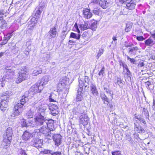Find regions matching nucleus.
Here are the masks:
<instances>
[{
	"instance_id": "7c9ffc66",
	"label": "nucleus",
	"mask_w": 155,
	"mask_h": 155,
	"mask_svg": "<svg viewBox=\"0 0 155 155\" xmlns=\"http://www.w3.org/2000/svg\"><path fill=\"white\" fill-rule=\"evenodd\" d=\"M80 27L82 30H86L89 28L87 22H84V23L80 25Z\"/></svg>"
},
{
	"instance_id": "5fc2aeb1",
	"label": "nucleus",
	"mask_w": 155,
	"mask_h": 155,
	"mask_svg": "<svg viewBox=\"0 0 155 155\" xmlns=\"http://www.w3.org/2000/svg\"><path fill=\"white\" fill-rule=\"evenodd\" d=\"M105 70V68L104 67H103L101 69V70L100 71L98 74L99 76H101V75H103L104 73V71Z\"/></svg>"
},
{
	"instance_id": "13d9d810",
	"label": "nucleus",
	"mask_w": 155,
	"mask_h": 155,
	"mask_svg": "<svg viewBox=\"0 0 155 155\" xmlns=\"http://www.w3.org/2000/svg\"><path fill=\"white\" fill-rule=\"evenodd\" d=\"M3 10H1L0 12V19L1 21L3 20V15H4V14L3 13Z\"/></svg>"
},
{
	"instance_id": "72a5a7b5",
	"label": "nucleus",
	"mask_w": 155,
	"mask_h": 155,
	"mask_svg": "<svg viewBox=\"0 0 155 155\" xmlns=\"http://www.w3.org/2000/svg\"><path fill=\"white\" fill-rule=\"evenodd\" d=\"M52 151L51 150H45L43 151H41L39 155H45V154H48L49 153L52 154Z\"/></svg>"
},
{
	"instance_id": "f8f14e48",
	"label": "nucleus",
	"mask_w": 155,
	"mask_h": 155,
	"mask_svg": "<svg viewBox=\"0 0 155 155\" xmlns=\"http://www.w3.org/2000/svg\"><path fill=\"white\" fill-rule=\"evenodd\" d=\"M9 67L6 66L4 68L5 71L6 73V75L4 76L5 78L7 79L10 78V77L13 75L15 73L14 70L12 68H10Z\"/></svg>"
},
{
	"instance_id": "a878e982",
	"label": "nucleus",
	"mask_w": 155,
	"mask_h": 155,
	"mask_svg": "<svg viewBox=\"0 0 155 155\" xmlns=\"http://www.w3.org/2000/svg\"><path fill=\"white\" fill-rule=\"evenodd\" d=\"M139 49L137 47H132L129 48L128 52L131 55H135L136 54V51Z\"/></svg>"
},
{
	"instance_id": "39448f33",
	"label": "nucleus",
	"mask_w": 155,
	"mask_h": 155,
	"mask_svg": "<svg viewBox=\"0 0 155 155\" xmlns=\"http://www.w3.org/2000/svg\"><path fill=\"white\" fill-rule=\"evenodd\" d=\"M54 120L52 119L47 120L46 122L47 126L44 127L43 129H39V132H48L49 130L54 131L55 130V128L54 127L53 124Z\"/></svg>"
},
{
	"instance_id": "052dcab7",
	"label": "nucleus",
	"mask_w": 155,
	"mask_h": 155,
	"mask_svg": "<svg viewBox=\"0 0 155 155\" xmlns=\"http://www.w3.org/2000/svg\"><path fill=\"white\" fill-rule=\"evenodd\" d=\"M52 95H50L49 96V101L50 102H54V103H55V102H57L55 101L54 100V99H53L52 97Z\"/></svg>"
},
{
	"instance_id": "9d476101",
	"label": "nucleus",
	"mask_w": 155,
	"mask_h": 155,
	"mask_svg": "<svg viewBox=\"0 0 155 155\" xmlns=\"http://www.w3.org/2000/svg\"><path fill=\"white\" fill-rule=\"evenodd\" d=\"M67 78L66 77H63V78L60 79L59 83L58 86L57 87V89L60 91H62V88L65 87V86L67 84Z\"/></svg>"
},
{
	"instance_id": "c9c22d12",
	"label": "nucleus",
	"mask_w": 155,
	"mask_h": 155,
	"mask_svg": "<svg viewBox=\"0 0 155 155\" xmlns=\"http://www.w3.org/2000/svg\"><path fill=\"white\" fill-rule=\"evenodd\" d=\"M70 37L77 39H79L80 37V35L79 34L76 35L74 33L71 32V33Z\"/></svg>"
},
{
	"instance_id": "393cba45",
	"label": "nucleus",
	"mask_w": 155,
	"mask_h": 155,
	"mask_svg": "<svg viewBox=\"0 0 155 155\" xmlns=\"http://www.w3.org/2000/svg\"><path fill=\"white\" fill-rule=\"evenodd\" d=\"M44 7V6L43 5L40 6L39 7L37 8L36 13L35 14V16L38 17V16H39L41 14L43 10Z\"/></svg>"
},
{
	"instance_id": "20e7f679",
	"label": "nucleus",
	"mask_w": 155,
	"mask_h": 155,
	"mask_svg": "<svg viewBox=\"0 0 155 155\" xmlns=\"http://www.w3.org/2000/svg\"><path fill=\"white\" fill-rule=\"evenodd\" d=\"M18 73V77L17 78L16 81V82L17 83H20L28 78V73L27 71V68L25 67H22Z\"/></svg>"
},
{
	"instance_id": "4d7b16f0",
	"label": "nucleus",
	"mask_w": 155,
	"mask_h": 155,
	"mask_svg": "<svg viewBox=\"0 0 155 155\" xmlns=\"http://www.w3.org/2000/svg\"><path fill=\"white\" fill-rule=\"evenodd\" d=\"M143 113L145 115V116L146 117L148 118V116H149V114H148L147 111L145 110V109H143Z\"/></svg>"
},
{
	"instance_id": "6e6d98bb",
	"label": "nucleus",
	"mask_w": 155,
	"mask_h": 155,
	"mask_svg": "<svg viewBox=\"0 0 155 155\" xmlns=\"http://www.w3.org/2000/svg\"><path fill=\"white\" fill-rule=\"evenodd\" d=\"M125 139L126 140H128L129 141H130L131 140V138L130 136L128 134L126 135Z\"/></svg>"
},
{
	"instance_id": "4468645a",
	"label": "nucleus",
	"mask_w": 155,
	"mask_h": 155,
	"mask_svg": "<svg viewBox=\"0 0 155 155\" xmlns=\"http://www.w3.org/2000/svg\"><path fill=\"white\" fill-rule=\"evenodd\" d=\"M53 140L55 145L58 146L61 145V142L62 136L60 134H56L53 137Z\"/></svg>"
},
{
	"instance_id": "9b49d317",
	"label": "nucleus",
	"mask_w": 155,
	"mask_h": 155,
	"mask_svg": "<svg viewBox=\"0 0 155 155\" xmlns=\"http://www.w3.org/2000/svg\"><path fill=\"white\" fill-rule=\"evenodd\" d=\"M135 3L132 0H127L125 2V4L123 5L124 7H125L129 10L134 9L135 6Z\"/></svg>"
},
{
	"instance_id": "37998d69",
	"label": "nucleus",
	"mask_w": 155,
	"mask_h": 155,
	"mask_svg": "<svg viewBox=\"0 0 155 155\" xmlns=\"http://www.w3.org/2000/svg\"><path fill=\"white\" fill-rule=\"evenodd\" d=\"M85 81V87L84 90L85 91H87L88 90L89 86L87 85L89 84V82H90L89 81H86V80H84Z\"/></svg>"
},
{
	"instance_id": "0e129e2a",
	"label": "nucleus",
	"mask_w": 155,
	"mask_h": 155,
	"mask_svg": "<svg viewBox=\"0 0 155 155\" xmlns=\"http://www.w3.org/2000/svg\"><path fill=\"white\" fill-rule=\"evenodd\" d=\"M19 49L18 48H14L13 49H12V51L15 54L18 52V51Z\"/></svg>"
},
{
	"instance_id": "09e8293b",
	"label": "nucleus",
	"mask_w": 155,
	"mask_h": 155,
	"mask_svg": "<svg viewBox=\"0 0 155 155\" xmlns=\"http://www.w3.org/2000/svg\"><path fill=\"white\" fill-rule=\"evenodd\" d=\"M127 59L129 60L131 63H132L133 64H135L136 61L133 58H130L129 56H127Z\"/></svg>"
},
{
	"instance_id": "ea45409f",
	"label": "nucleus",
	"mask_w": 155,
	"mask_h": 155,
	"mask_svg": "<svg viewBox=\"0 0 155 155\" xmlns=\"http://www.w3.org/2000/svg\"><path fill=\"white\" fill-rule=\"evenodd\" d=\"M135 118L138 120H139L140 122H142L144 124H146V121L140 115L136 116H135Z\"/></svg>"
},
{
	"instance_id": "49530a36",
	"label": "nucleus",
	"mask_w": 155,
	"mask_h": 155,
	"mask_svg": "<svg viewBox=\"0 0 155 155\" xmlns=\"http://www.w3.org/2000/svg\"><path fill=\"white\" fill-rule=\"evenodd\" d=\"M104 89L106 91V92L109 93L110 95V96L112 97H113V94L112 93L111 91L109 90L106 87H104Z\"/></svg>"
},
{
	"instance_id": "b1692460",
	"label": "nucleus",
	"mask_w": 155,
	"mask_h": 155,
	"mask_svg": "<svg viewBox=\"0 0 155 155\" xmlns=\"http://www.w3.org/2000/svg\"><path fill=\"white\" fill-rule=\"evenodd\" d=\"M42 72V69L39 67H38L34 70L32 74L33 76H36L39 74H41Z\"/></svg>"
},
{
	"instance_id": "a18cd8bd",
	"label": "nucleus",
	"mask_w": 155,
	"mask_h": 155,
	"mask_svg": "<svg viewBox=\"0 0 155 155\" xmlns=\"http://www.w3.org/2000/svg\"><path fill=\"white\" fill-rule=\"evenodd\" d=\"M58 102H55V103H51L49 104L48 105L49 107H52L53 108H58Z\"/></svg>"
},
{
	"instance_id": "f704fd0d",
	"label": "nucleus",
	"mask_w": 155,
	"mask_h": 155,
	"mask_svg": "<svg viewBox=\"0 0 155 155\" xmlns=\"http://www.w3.org/2000/svg\"><path fill=\"white\" fill-rule=\"evenodd\" d=\"M97 21H95L91 24L89 28L92 30L95 31L97 28Z\"/></svg>"
},
{
	"instance_id": "7ed1b4c3",
	"label": "nucleus",
	"mask_w": 155,
	"mask_h": 155,
	"mask_svg": "<svg viewBox=\"0 0 155 155\" xmlns=\"http://www.w3.org/2000/svg\"><path fill=\"white\" fill-rule=\"evenodd\" d=\"M10 91H7L6 93L3 94L2 97V101L0 102L1 106L0 109L3 112H4L6 110L8 107V103L10 95L9 93H11Z\"/></svg>"
},
{
	"instance_id": "de8ad7c7",
	"label": "nucleus",
	"mask_w": 155,
	"mask_h": 155,
	"mask_svg": "<svg viewBox=\"0 0 155 155\" xmlns=\"http://www.w3.org/2000/svg\"><path fill=\"white\" fill-rule=\"evenodd\" d=\"M83 80H79V87H83L84 84V81L83 79Z\"/></svg>"
},
{
	"instance_id": "5701e85b",
	"label": "nucleus",
	"mask_w": 155,
	"mask_h": 155,
	"mask_svg": "<svg viewBox=\"0 0 155 155\" xmlns=\"http://www.w3.org/2000/svg\"><path fill=\"white\" fill-rule=\"evenodd\" d=\"M100 97L105 104L108 105L109 103V99L103 93H100Z\"/></svg>"
},
{
	"instance_id": "dca6fc26",
	"label": "nucleus",
	"mask_w": 155,
	"mask_h": 155,
	"mask_svg": "<svg viewBox=\"0 0 155 155\" xmlns=\"http://www.w3.org/2000/svg\"><path fill=\"white\" fill-rule=\"evenodd\" d=\"M11 140L7 138L6 137H3V141L2 143V146L5 149L7 148L10 144V140Z\"/></svg>"
},
{
	"instance_id": "c85d7f7f",
	"label": "nucleus",
	"mask_w": 155,
	"mask_h": 155,
	"mask_svg": "<svg viewBox=\"0 0 155 155\" xmlns=\"http://www.w3.org/2000/svg\"><path fill=\"white\" fill-rule=\"evenodd\" d=\"M93 12L94 14L98 15H101L102 14V12L101 9L98 7L94 8L93 10Z\"/></svg>"
},
{
	"instance_id": "680f3d73",
	"label": "nucleus",
	"mask_w": 155,
	"mask_h": 155,
	"mask_svg": "<svg viewBox=\"0 0 155 155\" xmlns=\"http://www.w3.org/2000/svg\"><path fill=\"white\" fill-rule=\"evenodd\" d=\"M52 155H61V153L60 152H52Z\"/></svg>"
},
{
	"instance_id": "69168bd1",
	"label": "nucleus",
	"mask_w": 155,
	"mask_h": 155,
	"mask_svg": "<svg viewBox=\"0 0 155 155\" xmlns=\"http://www.w3.org/2000/svg\"><path fill=\"white\" fill-rule=\"evenodd\" d=\"M119 65L120 66H123V65L125 63L124 62H123L121 60H120L119 61Z\"/></svg>"
},
{
	"instance_id": "6ab92c4d",
	"label": "nucleus",
	"mask_w": 155,
	"mask_h": 155,
	"mask_svg": "<svg viewBox=\"0 0 155 155\" xmlns=\"http://www.w3.org/2000/svg\"><path fill=\"white\" fill-rule=\"evenodd\" d=\"M34 133L32 134L29 133L27 131H25L22 135V139L25 140L26 141L30 139V137H32L33 136ZM35 134H34V135Z\"/></svg>"
},
{
	"instance_id": "3c124183",
	"label": "nucleus",
	"mask_w": 155,
	"mask_h": 155,
	"mask_svg": "<svg viewBox=\"0 0 155 155\" xmlns=\"http://www.w3.org/2000/svg\"><path fill=\"white\" fill-rule=\"evenodd\" d=\"M112 155H122L120 151H117L112 152Z\"/></svg>"
},
{
	"instance_id": "a211bd4d",
	"label": "nucleus",
	"mask_w": 155,
	"mask_h": 155,
	"mask_svg": "<svg viewBox=\"0 0 155 155\" xmlns=\"http://www.w3.org/2000/svg\"><path fill=\"white\" fill-rule=\"evenodd\" d=\"M84 17L86 18H90L92 16V14L90 11V10L88 8H85L83 12Z\"/></svg>"
},
{
	"instance_id": "cd10ccee",
	"label": "nucleus",
	"mask_w": 155,
	"mask_h": 155,
	"mask_svg": "<svg viewBox=\"0 0 155 155\" xmlns=\"http://www.w3.org/2000/svg\"><path fill=\"white\" fill-rule=\"evenodd\" d=\"M50 34V36L52 38H54L56 37L57 34V31H56V28L55 27L51 28L49 32Z\"/></svg>"
},
{
	"instance_id": "473e14b6",
	"label": "nucleus",
	"mask_w": 155,
	"mask_h": 155,
	"mask_svg": "<svg viewBox=\"0 0 155 155\" xmlns=\"http://www.w3.org/2000/svg\"><path fill=\"white\" fill-rule=\"evenodd\" d=\"M135 128L137 129V130L139 133H143L145 131L144 129H143L141 126L136 124H135Z\"/></svg>"
},
{
	"instance_id": "4be33fe9",
	"label": "nucleus",
	"mask_w": 155,
	"mask_h": 155,
	"mask_svg": "<svg viewBox=\"0 0 155 155\" xmlns=\"http://www.w3.org/2000/svg\"><path fill=\"white\" fill-rule=\"evenodd\" d=\"M53 131H51L49 130L48 132H42L44 134H45V136L46 138L48 139L51 140L53 138V137L54 135V134L52 133L51 132H53Z\"/></svg>"
},
{
	"instance_id": "f03ea898",
	"label": "nucleus",
	"mask_w": 155,
	"mask_h": 155,
	"mask_svg": "<svg viewBox=\"0 0 155 155\" xmlns=\"http://www.w3.org/2000/svg\"><path fill=\"white\" fill-rule=\"evenodd\" d=\"M32 107L26 114V115L28 118H32L36 113L37 109L39 108L40 112L42 111V108L41 107V102L36 101L31 104Z\"/></svg>"
},
{
	"instance_id": "bf43d9fd",
	"label": "nucleus",
	"mask_w": 155,
	"mask_h": 155,
	"mask_svg": "<svg viewBox=\"0 0 155 155\" xmlns=\"http://www.w3.org/2000/svg\"><path fill=\"white\" fill-rule=\"evenodd\" d=\"M137 39L139 41H143L144 38L143 36H138L137 37Z\"/></svg>"
},
{
	"instance_id": "e433bc0d",
	"label": "nucleus",
	"mask_w": 155,
	"mask_h": 155,
	"mask_svg": "<svg viewBox=\"0 0 155 155\" xmlns=\"http://www.w3.org/2000/svg\"><path fill=\"white\" fill-rule=\"evenodd\" d=\"M153 43V41L150 38H149L145 41V44L147 46H150Z\"/></svg>"
},
{
	"instance_id": "338daca9",
	"label": "nucleus",
	"mask_w": 155,
	"mask_h": 155,
	"mask_svg": "<svg viewBox=\"0 0 155 155\" xmlns=\"http://www.w3.org/2000/svg\"><path fill=\"white\" fill-rule=\"evenodd\" d=\"M99 0H92L91 1V3L98 4L99 2Z\"/></svg>"
},
{
	"instance_id": "423d86ee",
	"label": "nucleus",
	"mask_w": 155,
	"mask_h": 155,
	"mask_svg": "<svg viewBox=\"0 0 155 155\" xmlns=\"http://www.w3.org/2000/svg\"><path fill=\"white\" fill-rule=\"evenodd\" d=\"M85 108V107L81 106L78 105L77 107H75L73 109H72V111L73 114L78 115L79 114H83L85 113V110L84 109Z\"/></svg>"
},
{
	"instance_id": "4c0bfd02",
	"label": "nucleus",
	"mask_w": 155,
	"mask_h": 155,
	"mask_svg": "<svg viewBox=\"0 0 155 155\" xmlns=\"http://www.w3.org/2000/svg\"><path fill=\"white\" fill-rule=\"evenodd\" d=\"M12 36V35L11 33L5 35L4 38V41L6 43L7 41L11 38Z\"/></svg>"
},
{
	"instance_id": "c03bdc74",
	"label": "nucleus",
	"mask_w": 155,
	"mask_h": 155,
	"mask_svg": "<svg viewBox=\"0 0 155 155\" xmlns=\"http://www.w3.org/2000/svg\"><path fill=\"white\" fill-rule=\"evenodd\" d=\"M50 111L52 115L54 116L57 115L59 113L58 109L56 110V109H55L54 110H50Z\"/></svg>"
},
{
	"instance_id": "412c9836",
	"label": "nucleus",
	"mask_w": 155,
	"mask_h": 155,
	"mask_svg": "<svg viewBox=\"0 0 155 155\" xmlns=\"http://www.w3.org/2000/svg\"><path fill=\"white\" fill-rule=\"evenodd\" d=\"M49 76L48 75H45L41 79V81L39 84L42 87L44 85L47 84L49 80Z\"/></svg>"
},
{
	"instance_id": "58836bf2",
	"label": "nucleus",
	"mask_w": 155,
	"mask_h": 155,
	"mask_svg": "<svg viewBox=\"0 0 155 155\" xmlns=\"http://www.w3.org/2000/svg\"><path fill=\"white\" fill-rule=\"evenodd\" d=\"M116 83L119 86L120 88H122L123 87V83H122V81L120 78H117Z\"/></svg>"
},
{
	"instance_id": "0eeeda50",
	"label": "nucleus",
	"mask_w": 155,
	"mask_h": 155,
	"mask_svg": "<svg viewBox=\"0 0 155 155\" xmlns=\"http://www.w3.org/2000/svg\"><path fill=\"white\" fill-rule=\"evenodd\" d=\"M21 104H17L15 106L14 108L13 112L12 114V116L13 117H17L20 115L22 113L21 108L20 107Z\"/></svg>"
},
{
	"instance_id": "f257e3e1",
	"label": "nucleus",
	"mask_w": 155,
	"mask_h": 155,
	"mask_svg": "<svg viewBox=\"0 0 155 155\" xmlns=\"http://www.w3.org/2000/svg\"><path fill=\"white\" fill-rule=\"evenodd\" d=\"M46 108L42 109V111L40 112L35 118V125L37 127H40L39 129H43L44 127L47 126L46 122L47 119L46 117V114L45 111Z\"/></svg>"
},
{
	"instance_id": "ddd939ff",
	"label": "nucleus",
	"mask_w": 155,
	"mask_h": 155,
	"mask_svg": "<svg viewBox=\"0 0 155 155\" xmlns=\"http://www.w3.org/2000/svg\"><path fill=\"white\" fill-rule=\"evenodd\" d=\"M43 88V87H41L38 83H37L31 87L30 90L33 92L34 93H36L41 92Z\"/></svg>"
},
{
	"instance_id": "8fccbe9b",
	"label": "nucleus",
	"mask_w": 155,
	"mask_h": 155,
	"mask_svg": "<svg viewBox=\"0 0 155 155\" xmlns=\"http://www.w3.org/2000/svg\"><path fill=\"white\" fill-rule=\"evenodd\" d=\"M74 29L75 30V31H77L78 33H80V31L79 30L78 27V24L76 23L74 26Z\"/></svg>"
},
{
	"instance_id": "6e6552de",
	"label": "nucleus",
	"mask_w": 155,
	"mask_h": 155,
	"mask_svg": "<svg viewBox=\"0 0 155 155\" xmlns=\"http://www.w3.org/2000/svg\"><path fill=\"white\" fill-rule=\"evenodd\" d=\"M89 120V118L87 115L86 114H83L81 115L79 117V124L85 126L87 124Z\"/></svg>"
},
{
	"instance_id": "c756f323",
	"label": "nucleus",
	"mask_w": 155,
	"mask_h": 155,
	"mask_svg": "<svg viewBox=\"0 0 155 155\" xmlns=\"http://www.w3.org/2000/svg\"><path fill=\"white\" fill-rule=\"evenodd\" d=\"M1 25H0V29H2V30H5L7 27V24L6 21L4 20H2L1 21Z\"/></svg>"
},
{
	"instance_id": "f3484780",
	"label": "nucleus",
	"mask_w": 155,
	"mask_h": 155,
	"mask_svg": "<svg viewBox=\"0 0 155 155\" xmlns=\"http://www.w3.org/2000/svg\"><path fill=\"white\" fill-rule=\"evenodd\" d=\"M28 98L27 96L24 95L21 97V99L20 100V103H18V104H21L20 107L21 108L22 110L24 109L25 108V106L24 104L26 102L28 101Z\"/></svg>"
},
{
	"instance_id": "864d4df0",
	"label": "nucleus",
	"mask_w": 155,
	"mask_h": 155,
	"mask_svg": "<svg viewBox=\"0 0 155 155\" xmlns=\"http://www.w3.org/2000/svg\"><path fill=\"white\" fill-rule=\"evenodd\" d=\"M104 52V50L103 49H101L99 50L98 53V54L97 55V57H98V58H99L101 55L103 53V52Z\"/></svg>"
},
{
	"instance_id": "774afa93",
	"label": "nucleus",
	"mask_w": 155,
	"mask_h": 155,
	"mask_svg": "<svg viewBox=\"0 0 155 155\" xmlns=\"http://www.w3.org/2000/svg\"><path fill=\"white\" fill-rule=\"evenodd\" d=\"M145 85L147 87H148L151 84V83L149 81H148L147 82H146L145 83Z\"/></svg>"
},
{
	"instance_id": "603ef678",
	"label": "nucleus",
	"mask_w": 155,
	"mask_h": 155,
	"mask_svg": "<svg viewBox=\"0 0 155 155\" xmlns=\"http://www.w3.org/2000/svg\"><path fill=\"white\" fill-rule=\"evenodd\" d=\"M35 121L34 122L31 120H30L29 122V125H28V126L33 127H36L35 125V123H34Z\"/></svg>"
},
{
	"instance_id": "1a4fd4ad",
	"label": "nucleus",
	"mask_w": 155,
	"mask_h": 155,
	"mask_svg": "<svg viewBox=\"0 0 155 155\" xmlns=\"http://www.w3.org/2000/svg\"><path fill=\"white\" fill-rule=\"evenodd\" d=\"M43 140L38 138H34L30 142V145L36 148H41Z\"/></svg>"
},
{
	"instance_id": "2f4dec72",
	"label": "nucleus",
	"mask_w": 155,
	"mask_h": 155,
	"mask_svg": "<svg viewBox=\"0 0 155 155\" xmlns=\"http://www.w3.org/2000/svg\"><path fill=\"white\" fill-rule=\"evenodd\" d=\"M35 26V23L29 24L28 26L27 32L31 33L33 30Z\"/></svg>"
},
{
	"instance_id": "79ce46f5",
	"label": "nucleus",
	"mask_w": 155,
	"mask_h": 155,
	"mask_svg": "<svg viewBox=\"0 0 155 155\" xmlns=\"http://www.w3.org/2000/svg\"><path fill=\"white\" fill-rule=\"evenodd\" d=\"M132 24L130 23L126 24V28L125 29V31L126 32H128L130 31L132 28Z\"/></svg>"
},
{
	"instance_id": "a19ab883",
	"label": "nucleus",
	"mask_w": 155,
	"mask_h": 155,
	"mask_svg": "<svg viewBox=\"0 0 155 155\" xmlns=\"http://www.w3.org/2000/svg\"><path fill=\"white\" fill-rule=\"evenodd\" d=\"M83 98L82 94L80 92L78 93L77 96L76 98V100L77 101H81Z\"/></svg>"
},
{
	"instance_id": "2eb2a0df",
	"label": "nucleus",
	"mask_w": 155,
	"mask_h": 155,
	"mask_svg": "<svg viewBox=\"0 0 155 155\" xmlns=\"http://www.w3.org/2000/svg\"><path fill=\"white\" fill-rule=\"evenodd\" d=\"M13 134L12 128L8 127L6 130V133L4 134L3 137H6L7 138L12 140V136Z\"/></svg>"
},
{
	"instance_id": "bb28decb",
	"label": "nucleus",
	"mask_w": 155,
	"mask_h": 155,
	"mask_svg": "<svg viewBox=\"0 0 155 155\" xmlns=\"http://www.w3.org/2000/svg\"><path fill=\"white\" fill-rule=\"evenodd\" d=\"M107 1L105 0H99L98 4L103 9H106L107 7Z\"/></svg>"
},
{
	"instance_id": "e2e57ef3",
	"label": "nucleus",
	"mask_w": 155,
	"mask_h": 155,
	"mask_svg": "<svg viewBox=\"0 0 155 155\" xmlns=\"http://www.w3.org/2000/svg\"><path fill=\"white\" fill-rule=\"evenodd\" d=\"M83 87H79V88H78V93H79V92H80L81 93V94H83Z\"/></svg>"
},
{
	"instance_id": "aec40b11",
	"label": "nucleus",
	"mask_w": 155,
	"mask_h": 155,
	"mask_svg": "<svg viewBox=\"0 0 155 155\" xmlns=\"http://www.w3.org/2000/svg\"><path fill=\"white\" fill-rule=\"evenodd\" d=\"M91 93L95 96L98 95V93L95 85L92 84L90 86Z\"/></svg>"
}]
</instances>
